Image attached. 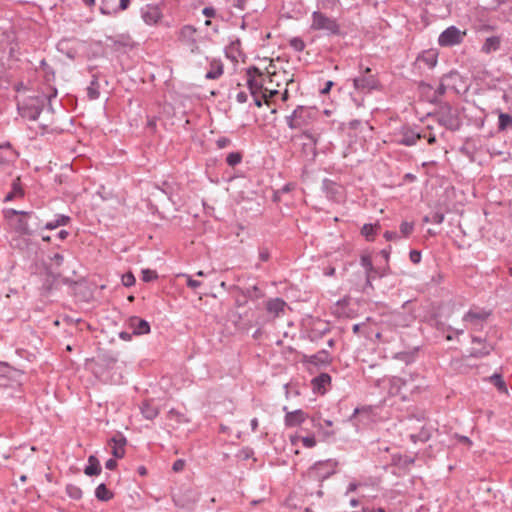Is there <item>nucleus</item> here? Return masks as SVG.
<instances>
[{
  "label": "nucleus",
  "instance_id": "obj_1",
  "mask_svg": "<svg viewBox=\"0 0 512 512\" xmlns=\"http://www.w3.org/2000/svg\"><path fill=\"white\" fill-rule=\"evenodd\" d=\"M247 76V84L256 106L260 107L262 105L261 98L257 95L258 93H262V98L266 102L278 94V90L275 87L267 84L264 79V73L258 67L248 68Z\"/></svg>",
  "mask_w": 512,
  "mask_h": 512
},
{
  "label": "nucleus",
  "instance_id": "obj_2",
  "mask_svg": "<svg viewBox=\"0 0 512 512\" xmlns=\"http://www.w3.org/2000/svg\"><path fill=\"white\" fill-rule=\"evenodd\" d=\"M419 391L417 376L405 373L403 376H393L388 379V394L406 401Z\"/></svg>",
  "mask_w": 512,
  "mask_h": 512
},
{
  "label": "nucleus",
  "instance_id": "obj_3",
  "mask_svg": "<svg viewBox=\"0 0 512 512\" xmlns=\"http://www.w3.org/2000/svg\"><path fill=\"white\" fill-rule=\"evenodd\" d=\"M46 97L35 96L18 103V111L23 118L38 120L43 109Z\"/></svg>",
  "mask_w": 512,
  "mask_h": 512
},
{
  "label": "nucleus",
  "instance_id": "obj_4",
  "mask_svg": "<svg viewBox=\"0 0 512 512\" xmlns=\"http://www.w3.org/2000/svg\"><path fill=\"white\" fill-rule=\"evenodd\" d=\"M311 28L313 30L324 31L327 35H338L340 33V26L337 20L319 11L312 13Z\"/></svg>",
  "mask_w": 512,
  "mask_h": 512
},
{
  "label": "nucleus",
  "instance_id": "obj_5",
  "mask_svg": "<svg viewBox=\"0 0 512 512\" xmlns=\"http://www.w3.org/2000/svg\"><path fill=\"white\" fill-rule=\"evenodd\" d=\"M264 79L268 85H272L275 88L281 86V84H288L293 81L292 75L286 71H279L277 65L273 60L269 61V64L265 67Z\"/></svg>",
  "mask_w": 512,
  "mask_h": 512
},
{
  "label": "nucleus",
  "instance_id": "obj_6",
  "mask_svg": "<svg viewBox=\"0 0 512 512\" xmlns=\"http://www.w3.org/2000/svg\"><path fill=\"white\" fill-rule=\"evenodd\" d=\"M6 219L9 222V225L19 234L21 235H30L31 230L28 224V212L17 211L14 209H10L5 214Z\"/></svg>",
  "mask_w": 512,
  "mask_h": 512
},
{
  "label": "nucleus",
  "instance_id": "obj_7",
  "mask_svg": "<svg viewBox=\"0 0 512 512\" xmlns=\"http://www.w3.org/2000/svg\"><path fill=\"white\" fill-rule=\"evenodd\" d=\"M467 35L466 30H460L456 26H449L438 37V44L441 47H452L463 42Z\"/></svg>",
  "mask_w": 512,
  "mask_h": 512
},
{
  "label": "nucleus",
  "instance_id": "obj_8",
  "mask_svg": "<svg viewBox=\"0 0 512 512\" xmlns=\"http://www.w3.org/2000/svg\"><path fill=\"white\" fill-rule=\"evenodd\" d=\"M178 40L186 46L191 53H201L200 46L197 42V29L192 25H184L178 31Z\"/></svg>",
  "mask_w": 512,
  "mask_h": 512
},
{
  "label": "nucleus",
  "instance_id": "obj_9",
  "mask_svg": "<svg viewBox=\"0 0 512 512\" xmlns=\"http://www.w3.org/2000/svg\"><path fill=\"white\" fill-rule=\"evenodd\" d=\"M312 118L311 109L303 106H299L294 112L287 117V125L291 129H302L310 123Z\"/></svg>",
  "mask_w": 512,
  "mask_h": 512
},
{
  "label": "nucleus",
  "instance_id": "obj_10",
  "mask_svg": "<svg viewBox=\"0 0 512 512\" xmlns=\"http://www.w3.org/2000/svg\"><path fill=\"white\" fill-rule=\"evenodd\" d=\"M490 316V312L484 309H470L464 316L463 322L467 328L481 329Z\"/></svg>",
  "mask_w": 512,
  "mask_h": 512
},
{
  "label": "nucleus",
  "instance_id": "obj_11",
  "mask_svg": "<svg viewBox=\"0 0 512 512\" xmlns=\"http://www.w3.org/2000/svg\"><path fill=\"white\" fill-rule=\"evenodd\" d=\"M140 15L145 24L156 26L161 23L163 13L158 5L147 4L140 9Z\"/></svg>",
  "mask_w": 512,
  "mask_h": 512
},
{
  "label": "nucleus",
  "instance_id": "obj_12",
  "mask_svg": "<svg viewBox=\"0 0 512 512\" xmlns=\"http://www.w3.org/2000/svg\"><path fill=\"white\" fill-rule=\"evenodd\" d=\"M355 89L357 90H371L377 86V80L372 75H362L353 80Z\"/></svg>",
  "mask_w": 512,
  "mask_h": 512
},
{
  "label": "nucleus",
  "instance_id": "obj_13",
  "mask_svg": "<svg viewBox=\"0 0 512 512\" xmlns=\"http://www.w3.org/2000/svg\"><path fill=\"white\" fill-rule=\"evenodd\" d=\"M501 43H502L501 36L494 35V36L487 37L481 46V52L486 55L496 52L500 49Z\"/></svg>",
  "mask_w": 512,
  "mask_h": 512
},
{
  "label": "nucleus",
  "instance_id": "obj_14",
  "mask_svg": "<svg viewBox=\"0 0 512 512\" xmlns=\"http://www.w3.org/2000/svg\"><path fill=\"white\" fill-rule=\"evenodd\" d=\"M129 326L133 331L134 335H144L150 332V325L146 320L138 317H131L129 320Z\"/></svg>",
  "mask_w": 512,
  "mask_h": 512
},
{
  "label": "nucleus",
  "instance_id": "obj_15",
  "mask_svg": "<svg viewBox=\"0 0 512 512\" xmlns=\"http://www.w3.org/2000/svg\"><path fill=\"white\" fill-rule=\"evenodd\" d=\"M109 444L112 446L111 453L116 459L124 457L126 445V439L124 437H113Z\"/></svg>",
  "mask_w": 512,
  "mask_h": 512
},
{
  "label": "nucleus",
  "instance_id": "obj_16",
  "mask_svg": "<svg viewBox=\"0 0 512 512\" xmlns=\"http://www.w3.org/2000/svg\"><path fill=\"white\" fill-rule=\"evenodd\" d=\"M306 419V414L302 410L287 412L285 415V425L288 427L298 426Z\"/></svg>",
  "mask_w": 512,
  "mask_h": 512
},
{
  "label": "nucleus",
  "instance_id": "obj_17",
  "mask_svg": "<svg viewBox=\"0 0 512 512\" xmlns=\"http://www.w3.org/2000/svg\"><path fill=\"white\" fill-rule=\"evenodd\" d=\"M472 342L481 345V347H478V348L472 347L471 352H470V355L472 357L480 358V357L486 356V355L490 354V352L493 349V347L491 345H489L487 343H483L482 340L477 337H473Z\"/></svg>",
  "mask_w": 512,
  "mask_h": 512
},
{
  "label": "nucleus",
  "instance_id": "obj_18",
  "mask_svg": "<svg viewBox=\"0 0 512 512\" xmlns=\"http://www.w3.org/2000/svg\"><path fill=\"white\" fill-rule=\"evenodd\" d=\"M421 134L415 132L410 128H404L402 131V138L399 140V143L405 146H412L417 143L419 139H421Z\"/></svg>",
  "mask_w": 512,
  "mask_h": 512
},
{
  "label": "nucleus",
  "instance_id": "obj_19",
  "mask_svg": "<svg viewBox=\"0 0 512 512\" xmlns=\"http://www.w3.org/2000/svg\"><path fill=\"white\" fill-rule=\"evenodd\" d=\"M285 306L286 303L284 300L281 298H274L267 302L266 309L274 316H279L281 313H283Z\"/></svg>",
  "mask_w": 512,
  "mask_h": 512
},
{
  "label": "nucleus",
  "instance_id": "obj_20",
  "mask_svg": "<svg viewBox=\"0 0 512 512\" xmlns=\"http://www.w3.org/2000/svg\"><path fill=\"white\" fill-rule=\"evenodd\" d=\"M211 69L206 73L205 78L209 80L218 79L223 74V64L219 60L210 62Z\"/></svg>",
  "mask_w": 512,
  "mask_h": 512
},
{
  "label": "nucleus",
  "instance_id": "obj_21",
  "mask_svg": "<svg viewBox=\"0 0 512 512\" xmlns=\"http://www.w3.org/2000/svg\"><path fill=\"white\" fill-rule=\"evenodd\" d=\"M101 472V466L96 456L91 455L88 458V465L84 469V473L87 476L99 475Z\"/></svg>",
  "mask_w": 512,
  "mask_h": 512
},
{
  "label": "nucleus",
  "instance_id": "obj_22",
  "mask_svg": "<svg viewBox=\"0 0 512 512\" xmlns=\"http://www.w3.org/2000/svg\"><path fill=\"white\" fill-rule=\"evenodd\" d=\"M141 413L146 419L153 420L158 416L159 409L156 406H154L151 402L146 401L141 406Z\"/></svg>",
  "mask_w": 512,
  "mask_h": 512
},
{
  "label": "nucleus",
  "instance_id": "obj_23",
  "mask_svg": "<svg viewBox=\"0 0 512 512\" xmlns=\"http://www.w3.org/2000/svg\"><path fill=\"white\" fill-rule=\"evenodd\" d=\"M331 383V377L327 373H322L319 376L315 377L312 380V385L314 390L321 391L324 390L327 385Z\"/></svg>",
  "mask_w": 512,
  "mask_h": 512
},
{
  "label": "nucleus",
  "instance_id": "obj_24",
  "mask_svg": "<svg viewBox=\"0 0 512 512\" xmlns=\"http://www.w3.org/2000/svg\"><path fill=\"white\" fill-rule=\"evenodd\" d=\"M70 222V217L66 215H57L52 221L45 224V229L54 230L60 226H65Z\"/></svg>",
  "mask_w": 512,
  "mask_h": 512
},
{
  "label": "nucleus",
  "instance_id": "obj_25",
  "mask_svg": "<svg viewBox=\"0 0 512 512\" xmlns=\"http://www.w3.org/2000/svg\"><path fill=\"white\" fill-rule=\"evenodd\" d=\"M23 196V190L20 185V178L17 177L12 183V190L5 196V201H11Z\"/></svg>",
  "mask_w": 512,
  "mask_h": 512
},
{
  "label": "nucleus",
  "instance_id": "obj_26",
  "mask_svg": "<svg viewBox=\"0 0 512 512\" xmlns=\"http://www.w3.org/2000/svg\"><path fill=\"white\" fill-rule=\"evenodd\" d=\"M95 497L100 501H109L113 498V493L104 483H101L95 489Z\"/></svg>",
  "mask_w": 512,
  "mask_h": 512
},
{
  "label": "nucleus",
  "instance_id": "obj_27",
  "mask_svg": "<svg viewBox=\"0 0 512 512\" xmlns=\"http://www.w3.org/2000/svg\"><path fill=\"white\" fill-rule=\"evenodd\" d=\"M331 361L330 355L327 351L322 350L317 354L310 357L309 362L315 365H326Z\"/></svg>",
  "mask_w": 512,
  "mask_h": 512
},
{
  "label": "nucleus",
  "instance_id": "obj_28",
  "mask_svg": "<svg viewBox=\"0 0 512 512\" xmlns=\"http://www.w3.org/2000/svg\"><path fill=\"white\" fill-rule=\"evenodd\" d=\"M380 228L379 223L364 224L361 229V234L368 240L373 241L377 230Z\"/></svg>",
  "mask_w": 512,
  "mask_h": 512
},
{
  "label": "nucleus",
  "instance_id": "obj_29",
  "mask_svg": "<svg viewBox=\"0 0 512 512\" xmlns=\"http://www.w3.org/2000/svg\"><path fill=\"white\" fill-rule=\"evenodd\" d=\"M419 61L425 63L428 68H434L437 64V54L433 51H428L422 54L419 58Z\"/></svg>",
  "mask_w": 512,
  "mask_h": 512
},
{
  "label": "nucleus",
  "instance_id": "obj_30",
  "mask_svg": "<svg viewBox=\"0 0 512 512\" xmlns=\"http://www.w3.org/2000/svg\"><path fill=\"white\" fill-rule=\"evenodd\" d=\"M360 261L366 271L367 282L370 283V278H372L374 271L371 257L369 255H362Z\"/></svg>",
  "mask_w": 512,
  "mask_h": 512
},
{
  "label": "nucleus",
  "instance_id": "obj_31",
  "mask_svg": "<svg viewBox=\"0 0 512 512\" xmlns=\"http://www.w3.org/2000/svg\"><path fill=\"white\" fill-rule=\"evenodd\" d=\"M0 148L1 149H3V148L7 149L6 156L5 157L0 156V165L9 164L10 162H12V161H14L16 159L17 154L13 150L10 149V144L9 143L0 145Z\"/></svg>",
  "mask_w": 512,
  "mask_h": 512
},
{
  "label": "nucleus",
  "instance_id": "obj_32",
  "mask_svg": "<svg viewBox=\"0 0 512 512\" xmlns=\"http://www.w3.org/2000/svg\"><path fill=\"white\" fill-rule=\"evenodd\" d=\"M87 95L90 100H96L100 96L99 83L97 79H93L90 85L87 87Z\"/></svg>",
  "mask_w": 512,
  "mask_h": 512
},
{
  "label": "nucleus",
  "instance_id": "obj_33",
  "mask_svg": "<svg viewBox=\"0 0 512 512\" xmlns=\"http://www.w3.org/2000/svg\"><path fill=\"white\" fill-rule=\"evenodd\" d=\"M333 465H334V463H333V462H331V461L318 462V463H316V464L313 466L312 470H313L314 472H316V473H317V475H318L319 477L326 478V477H328L330 474H332V473H333V471H331V472H327V473H325V474H321V473H320L321 469H322L324 466H330V467H332Z\"/></svg>",
  "mask_w": 512,
  "mask_h": 512
},
{
  "label": "nucleus",
  "instance_id": "obj_34",
  "mask_svg": "<svg viewBox=\"0 0 512 512\" xmlns=\"http://www.w3.org/2000/svg\"><path fill=\"white\" fill-rule=\"evenodd\" d=\"M413 231H414V223L413 222L403 221L400 224V232L403 237H405V238L409 237Z\"/></svg>",
  "mask_w": 512,
  "mask_h": 512
},
{
  "label": "nucleus",
  "instance_id": "obj_35",
  "mask_svg": "<svg viewBox=\"0 0 512 512\" xmlns=\"http://www.w3.org/2000/svg\"><path fill=\"white\" fill-rule=\"evenodd\" d=\"M490 381L502 392H506V384L499 374H494L490 377Z\"/></svg>",
  "mask_w": 512,
  "mask_h": 512
},
{
  "label": "nucleus",
  "instance_id": "obj_36",
  "mask_svg": "<svg viewBox=\"0 0 512 512\" xmlns=\"http://www.w3.org/2000/svg\"><path fill=\"white\" fill-rule=\"evenodd\" d=\"M241 160H242V155L239 152L229 153L226 158L227 164L232 167L238 165L241 162Z\"/></svg>",
  "mask_w": 512,
  "mask_h": 512
},
{
  "label": "nucleus",
  "instance_id": "obj_37",
  "mask_svg": "<svg viewBox=\"0 0 512 512\" xmlns=\"http://www.w3.org/2000/svg\"><path fill=\"white\" fill-rule=\"evenodd\" d=\"M511 121H512V118L510 115L501 113L499 115V129L504 130Z\"/></svg>",
  "mask_w": 512,
  "mask_h": 512
},
{
  "label": "nucleus",
  "instance_id": "obj_38",
  "mask_svg": "<svg viewBox=\"0 0 512 512\" xmlns=\"http://www.w3.org/2000/svg\"><path fill=\"white\" fill-rule=\"evenodd\" d=\"M141 278H142V280L144 282H150V281H152V280L157 278V274L153 270L144 269V270H142V277Z\"/></svg>",
  "mask_w": 512,
  "mask_h": 512
},
{
  "label": "nucleus",
  "instance_id": "obj_39",
  "mask_svg": "<svg viewBox=\"0 0 512 512\" xmlns=\"http://www.w3.org/2000/svg\"><path fill=\"white\" fill-rule=\"evenodd\" d=\"M168 416L170 418L176 419V421L179 422V423L188 422V419H186L183 414H181L180 412L176 411L175 409H171L168 412Z\"/></svg>",
  "mask_w": 512,
  "mask_h": 512
},
{
  "label": "nucleus",
  "instance_id": "obj_40",
  "mask_svg": "<svg viewBox=\"0 0 512 512\" xmlns=\"http://www.w3.org/2000/svg\"><path fill=\"white\" fill-rule=\"evenodd\" d=\"M122 284L125 287H130L135 284V277L131 272H128L122 276Z\"/></svg>",
  "mask_w": 512,
  "mask_h": 512
},
{
  "label": "nucleus",
  "instance_id": "obj_41",
  "mask_svg": "<svg viewBox=\"0 0 512 512\" xmlns=\"http://www.w3.org/2000/svg\"><path fill=\"white\" fill-rule=\"evenodd\" d=\"M339 4V0H320L323 9H334Z\"/></svg>",
  "mask_w": 512,
  "mask_h": 512
},
{
  "label": "nucleus",
  "instance_id": "obj_42",
  "mask_svg": "<svg viewBox=\"0 0 512 512\" xmlns=\"http://www.w3.org/2000/svg\"><path fill=\"white\" fill-rule=\"evenodd\" d=\"M290 44L297 51H302L305 48V44H304L303 40L300 38H293L290 41Z\"/></svg>",
  "mask_w": 512,
  "mask_h": 512
},
{
  "label": "nucleus",
  "instance_id": "obj_43",
  "mask_svg": "<svg viewBox=\"0 0 512 512\" xmlns=\"http://www.w3.org/2000/svg\"><path fill=\"white\" fill-rule=\"evenodd\" d=\"M301 441L306 448H312L316 445V439L314 436L302 437Z\"/></svg>",
  "mask_w": 512,
  "mask_h": 512
},
{
  "label": "nucleus",
  "instance_id": "obj_44",
  "mask_svg": "<svg viewBox=\"0 0 512 512\" xmlns=\"http://www.w3.org/2000/svg\"><path fill=\"white\" fill-rule=\"evenodd\" d=\"M185 461L182 459H178L173 463L172 469L175 472H180L184 469Z\"/></svg>",
  "mask_w": 512,
  "mask_h": 512
},
{
  "label": "nucleus",
  "instance_id": "obj_45",
  "mask_svg": "<svg viewBox=\"0 0 512 512\" xmlns=\"http://www.w3.org/2000/svg\"><path fill=\"white\" fill-rule=\"evenodd\" d=\"M184 276L187 278V286L188 287H190L192 289H196L201 285V282L192 279L191 276H189V275H184Z\"/></svg>",
  "mask_w": 512,
  "mask_h": 512
},
{
  "label": "nucleus",
  "instance_id": "obj_46",
  "mask_svg": "<svg viewBox=\"0 0 512 512\" xmlns=\"http://www.w3.org/2000/svg\"><path fill=\"white\" fill-rule=\"evenodd\" d=\"M216 144L219 149H223L230 144V139L226 137H221L216 141Z\"/></svg>",
  "mask_w": 512,
  "mask_h": 512
},
{
  "label": "nucleus",
  "instance_id": "obj_47",
  "mask_svg": "<svg viewBox=\"0 0 512 512\" xmlns=\"http://www.w3.org/2000/svg\"><path fill=\"white\" fill-rule=\"evenodd\" d=\"M68 491H69L70 496L75 499L80 498L82 495L81 490L77 487H68Z\"/></svg>",
  "mask_w": 512,
  "mask_h": 512
},
{
  "label": "nucleus",
  "instance_id": "obj_48",
  "mask_svg": "<svg viewBox=\"0 0 512 512\" xmlns=\"http://www.w3.org/2000/svg\"><path fill=\"white\" fill-rule=\"evenodd\" d=\"M202 13L204 16H206L207 18H212V17H215L216 16V10L213 8V7H205L203 10H202Z\"/></svg>",
  "mask_w": 512,
  "mask_h": 512
},
{
  "label": "nucleus",
  "instance_id": "obj_49",
  "mask_svg": "<svg viewBox=\"0 0 512 512\" xmlns=\"http://www.w3.org/2000/svg\"><path fill=\"white\" fill-rule=\"evenodd\" d=\"M384 238L387 241H394V240H398L399 239V235L396 232H394V231H386L384 233Z\"/></svg>",
  "mask_w": 512,
  "mask_h": 512
},
{
  "label": "nucleus",
  "instance_id": "obj_50",
  "mask_svg": "<svg viewBox=\"0 0 512 512\" xmlns=\"http://www.w3.org/2000/svg\"><path fill=\"white\" fill-rule=\"evenodd\" d=\"M410 260L413 262V263H419L420 260H421V253L419 251H416V250H412L410 252Z\"/></svg>",
  "mask_w": 512,
  "mask_h": 512
},
{
  "label": "nucleus",
  "instance_id": "obj_51",
  "mask_svg": "<svg viewBox=\"0 0 512 512\" xmlns=\"http://www.w3.org/2000/svg\"><path fill=\"white\" fill-rule=\"evenodd\" d=\"M238 103H245L248 99V95L244 91H240L235 96Z\"/></svg>",
  "mask_w": 512,
  "mask_h": 512
},
{
  "label": "nucleus",
  "instance_id": "obj_52",
  "mask_svg": "<svg viewBox=\"0 0 512 512\" xmlns=\"http://www.w3.org/2000/svg\"><path fill=\"white\" fill-rule=\"evenodd\" d=\"M443 221L444 215L442 213H435L431 218V222L435 224H441Z\"/></svg>",
  "mask_w": 512,
  "mask_h": 512
},
{
  "label": "nucleus",
  "instance_id": "obj_53",
  "mask_svg": "<svg viewBox=\"0 0 512 512\" xmlns=\"http://www.w3.org/2000/svg\"><path fill=\"white\" fill-rule=\"evenodd\" d=\"M51 260L57 265V266H60L63 261H64V257L63 255L59 254V253H56L53 255V257L51 258Z\"/></svg>",
  "mask_w": 512,
  "mask_h": 512
},
{
  "label": "nucleus",
  "instance_id": "obj_54",
  "mask_svg": "<svg viewBox=\"0 0 512 512\" xmlns=\"http://www.w3.org/2000/svg\"><path fill=\"white\" fill-rule=\"evenodd\" d=\"M105 467L108 470H114L117 467V461L115 459H108L105 463Z\"/></svg>",
  "mask_w": 512,
  "mask_h": 512
},
{
  "label": "nucleus",
  "instance_id": "obj_55",
  "mask_svg": "<svg viewBox=\"0 0 512 512\" xmlns=\"http://www.w3.org/2000/svg\"><path fill=\"white\" fill-rule=\"evenodd\" d=\"M455 437H456V439H458V441H459V442H461V443H464V444H466V445H468V446H471V445H472V441H471L468 437H466V436H462V435H458V434H456V435H455Z\"/></svg>",
  "mask_w": 512,
  "mask_h": 512
},
{
  "label": "nucleus",
  "instance_id": "obj_56",
  "mask_svg": "<svg viewBox=\"0 0 512 512\" xmlns=\"http://www.w3.org/2000/svg\"><path fill=\"white\" fill-rule=\"evenodd\" d=\"M130 4V0H120L119 9L126 10Z\"/></svg>",
  "mask_w": 512,
  "mask_h": 512
},
{
  "label": "nucleus",
  "instance_id": "obj_57",
  "mask_svg": "<svg viewBox=\"0 0 512 512\" xmlns=\"http://www.w3.org/2000/svg\"><path fill=\"white\" fill-rule=\"evenodd\" d=\"M333 86V82L332 81H328L326 82V85L325 87L321 90V93L322 94H326L330 91L331 87Z\"/></svg>",
  "mask_w": 512,
  "mask_h": 512
},
{
  "label": "nucleus",
  "instance_id": "obj_58",
  "mask_svg": "<svg viewBox=\"0 0 512 512\" xmlns=\"http://www.w3.org/2000/svg\"><path fill=\"white\" fill-rule=\"evenodd\" d=\"M409 357L410 356L407 353H399V354L396 355L397 359H401V360H405V361H408Z\"/></svg>",
  "mask_w": 512,
  "mask_h": 512
},
{
  "label": "nucleus",
  "instance_id": "obj_59",
  "mask_svg": "<svg viewBox=\"0 0 512 512\" xmlns=\"http://www.w3.org/2000/svg\"><path fill=\"white\" fill-rule=\"evenodd\" d=\"M68 232L66 230H61L59 233H58V238L61 239V240H64L67 238L68 236Z\"/></svg>",
  "mask_w": 512,
  "mask_h": 512
},
{
  "label": "nucleus",
  "instance_id": "obj_60",
  "mask_svg": "<svg viewBox=\"0 0 512 512\" xmlns=\"http://www.w3.org/2000/svg\"><path fill=\"white\" fill-rule=\"evenodd\" d=\"M251 428L253 431H256V429L258 428V420L256 418H253L251 420Z\"/></svg>",
  "mask_w": 512,
  "mask_h": 512
},
{
  "label": "nucleus",
  "instance_id": "obj_61",
  "mask_svg": "<svg viewBox=\"0 0 512 512\" xmlns=\"http://www.w3.org/2000/svg\"><path fill=\"white\" fill-rule=\"evenodd\" d=\"M356 489H357V484L350 483L349 486H348V491L347 492H354Z\"/></svg>",
  "mask_w": 512,
  "mask_h": 512
},
{
  "label": "nucleus",
  "instance_id": "obj_62",
  "mask_svg": "<svg viewBox=\"0 0 512 512\" xmlns=\"http://www.w3.org/2000/svg\"><path fill=\"white\" fill-rule=\"evenodd\" d=\"M120 337L124 340H129L130 339V334L127 333V332H121L120 333Z\"/></svg>",
  "mask_w": 512,
  "mask_h": 512
},
{
  "label": "nucleus",
  "instance_id": "obj_63",
  "mask_svg": "<svg viewBox=\"0 0 512 512\" xmlns=\"http://www.w3.org/2000/svg\"><path fill=\"white\" fill-rule=\"evenodd\" d=\"M298 440H301V438L298 435L291 436L292 444H296Z\"/></svg>",
  "mask_w": 512,
  "mask_h": 512
},
{
  "label": "nucleus",
  "instance_id": "obj_64",
  "mask_svg": "<svg viewBox=\"0 0 512 512\" xmlns=\"http://www.w3.org/2000/svg\"><path fill=\"white\" fill-rule=\"evenodd\" d=\"M260 258L263 260V261H266L268 259V253L267 252H261L260 253Z\"/></svg>",
  "mask_w": 512,
  "mask_h": 512
}]
</instances>
